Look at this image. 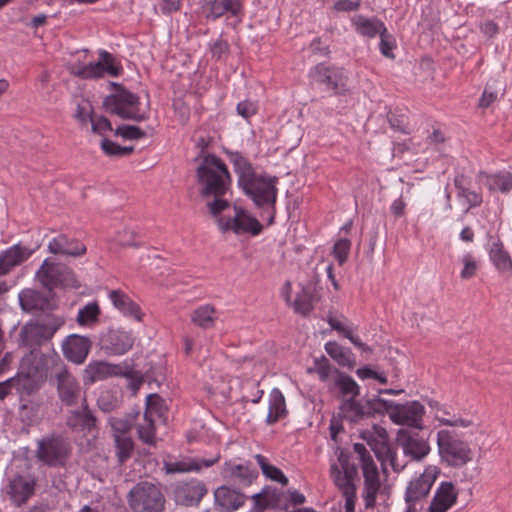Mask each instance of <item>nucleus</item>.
I'll return each instance as SVG.
<instances>
[{
    "mask_svg": "<svg viewBox=\"0 0 512 512\" xmlns=\"http://www.w3.org/2000/svg\"><path fill=\"white\" fill-rule=\"evenodd\" d=\"M255 459L257 463L259 464L262 473L269 479L281 483L283 486H286L288 484V478L283 474V472L277 468L276 466H273L268 463L267 459L261 455L257 454L255 455Z\"/></svg>",
    "mask_w": 512,
    "mask_h": 512,
    "instance_id": "43",
    "label": "nucleus"
},
{
    "mask_svg": "<svg viewBox=\"0 0 512 512\" xmlns=\"http://www.w3.org/2000/svg\"><path fill=\"white\" fill-rule=\"evenodd\" d=\"M388 122L390 124V127L395 130L399 131L401 133L407 134L409 133L408 130V123L406 121V118L404 116H399L394 113L388 114Z\"/></svg>",
    "mask_w": 512,
    "mask_h": 512,
    "instance_id": "57",
    "label": "nucleus"
},
{
    "mask_svg": "<svg viewBox=\"0 0 512 512\" xmlns=\"http://www.w3.org/2000/svg\"><path fill=\"white\" fill-rule=\"evenodd\" d=\"M115 93L106 96L103 100V107L110 114L117 115L125 120L142 122L148 119L147 111H141L140 98L123 85L112 83Z\"/></svg>",
    "mask_w": 512,
    "mask_h": 512,
    "instance_id": "3",
    "label": "nucleus"
},
{
    "mask_svg": "<svg viewBox=\"0 0 512 512\" xmlns=\"http://www.w3.org/2000/svg\"><path fill=\"white\" fill-rule=\"evenodd\" d=\"M36 480L33 477L16 475L9 483L8 494L16 507H21L34 495Z\"/></svg>",
    "mask_w": 512,
    "mask_h": 512,
    "instance_id": "20",
    "label": "nucleus"
},
{
    "mask_svg": "<svg viewBox=\"0 0 512 512\" xmlns=\"http://www.w3.org/2000/svg\"><path fill=\"white\" fill-rule=\"evenodd\" d=\"M334 367L324 355L315 358L313 367L308 368V373H316L321 382H326L331 374H334Z\"/></svg>",
    "mask_w": 512,
    "mask_h": 512,
    "instance_id": "45",
    "label": "nucleus"
},
{
    "mask_svg": "<svg viewBox=\"0 0 512 512\" xmlns=\"http://www.w3.org/2000/svg\"><path fill=\"white\" fill-rule=\"evenodd\" d=\"M164 400L158 394H149L146 398V409L144 413H149V416L161 415Z\"/></svg>",
    "mask_w": 512,
    "mask_h": 512,
    "instance_id": "52",
    "label": "nucleus"
},
{
    "mask_svg": "<svg viewBox=\"0 0 512 512\" xmlns=\"http://www.w3.org/2000/svg\"><path fill=\"white\" fill-rule=\"evenodd\" d=\"M214 313L215 309L213 306H201L193 311L191 320L194 324L201 328H210L214 324Z\"/></svg>",
    "mask_w": 512,
    "mask_h": 512,
    "instance_id": "44",
    "label": "nucleus"
},
{
    "mask_svg": "<svg viewBox=\"0 0 512 512\" xmlns=\"http://www.w3.org/2000/svg\"><path fill=\"white\" fill-rule=\"evenodd\" d=\"M120 376H123L130 380L128 387L134 393H136L139 390V388L144 382L142 374L132 369L126 371L122 370V374H120Z\"/></svg>",
    "mask_w": 512,
    "mask_h": 512,
    "instance_id": "56",
    "label": "nucleus"
},
{
    "mask_svg": "<svg viewBox=\"0 0 512 512\" xmlns=\"http://www.w3.org/2000/svg\"><path fill=\"white\" fill-rule=\"evenodd\" d=\"M235 216L229 218L226 222L219 219V227L223 232L232 230L236 234L251 233L252 235H258L262 231V225L260 222L245 213V211L237 206L234 207Z\"/></svg>",
    "mask_w": 512,
    "mask_h": 512,
    "instance_id": "16",
    "label": "nucleus"
},
{
    "mask_svg": "<svg viewBox=\"0 0 512 512\" xmlns=\"http://www.w3.org/2000/svg\"><path fill=\"white\" fill-rule=\"evenodd\" d=\"M101 149L108 156H119L120 145L108 138H103L101 141Z\"/></svg>",
    "mask_w": 512,
    "mask_h": 512,
    "instance_id": "64",
    "label": "nucleus"
},
{
    "mask_svg": "<svg viewBox=\"0 0 512 512\" xmlns=\"http://www.w3.org/2000/svg\"><path fill=\"white\" fill-rule=\"evenodd\" d=\"M397 442L403 448L404 454L413 460L423 459L430 451L429 444L424 439L413 436L406 428L398 430Z\"/></svg>",
    "mask_w": 512,
    "mask_h": 512,
    "instance_id": "21",
    "label": "nucleus"
},
{
    "mask_svg": "<svg viewBox=\"0 0 512 512\" xmlns=\"http://www.w3.org/2000/svg\"><path fill=\"white\" fill-rule=\"evenodd\" d=\"M356 31L362 36L373 38L385 31L386 27L382 21L377 18H366L359 15L354 20Z\"/></svg>",
    "mask_w": 512,
    "mask_h": 512,
    "instance_id": "37",
    "label": "nucleus"
},
{
    "mask_svg": "<svg viewBox=\"0 0 512 512\" xmlns=\"http://www.w3.org/2000/svg\"><path fill=\"white\" fill-rule=\"evenodd\" d=\"M34 249L16 244L0 255V276L8 274L13 268L27 260L33 253Z\"/></svg>",
    "mask_w": 512,
    "mask_h": 512,
    "instance_id": "25",
    "label": "nucleus"
},
{
    "mask_svg": "<svg viewBox=\"0 0 512 512\" xmlns=\"http://www.w3.org/2000/svg\"><path fill=\"white\" fill-rule=\"evenodd\" d=\"M287 414L285 398L278 388H274L270 393L269 412L266 422L269 425L275 424L279 419Z\"/></svg>",
    "mask_w": 512,
    "mask_h": 512,
    "instance_id": "36",
    "label": "nucleus"
},
{
    "mask_svg": "<svg viewBox=\"0 0 512 512\" xmlns=\"http://www.w3.org/2000/svg\"><path fill=\"white\" fill-rule=\"evenodd\" d=\"M100 314L98 303L96 301L89 302L79 309L76 322L79 326H93L98 323Z\"/></svg>",
    "mask_w": 512,
    "mask_h": 512,
    "instance_id": "40",
    "label": "nucleus"
},
{
    "mask_svg": "<svg viewBox=\"0 0 512 512\" xmlns=\"http://www.w3.org/2000/svg\"><path fill=\"white\" fill-rule=\"evenodd\" d=\"M134 345L131 332L121 329H110L101 338V347L109 355H123Z\"/></svg>",
    "mask_w": 512,
    "mask_h": 512,
    "instance_id": "17",
    "label": "nucleus"
},
{
    "mask_svg": "<svg viewBox=\"0 0 512 512\" xmlns=\"http://www.w3.org/2000/svg\"><path fill=\"white\" fill-rule=\"evenodd\" d=\"M35 280L48 291L55 288L78 289L81 284L74 271L67 265L46 258L35 273Z\"/></svg>",
    "mask_w": 512,
    "mask_h": 512,
    "instance_id": "4",
    "label": "nucleus"
},
{
    "mask_svg": "<svg viewBox=\"0 0 512 512\" xmlns=\"http://www.w3.org/2000/svg\"><path fill=\"white\" fill-rule=\"evenodd\" d=\"M237 113L247 119L256 113V105L248 100L241 101L237 105Z\"/></svg>",
    "mask_w": 512,
    "mask_h": 512,
    "instance_id": "63",
    "label": "nucleus"
},
{
    "mask_svg": "<svg viewBox=\"0 0 512 512\" xmlns=\"http://www.w3.org/2000/svg\"><path fill=\"white\" fill-rule=\"evenodd\" d=\"M99 56V61L81 65L75 75L83 79H89L102 77L105 73L114 77L121 74L122 67L115 63L114 57L109 52L102 50Z\"/></svg>",
    "mask_w": 512,
    "mask_h": 512,
    "instance_id": "12",
    "label": "nucleus"
},
{
    "mask_svg": "<svg viewBox=\"0 0 512 512\" xmlns=\"http://www.w3.org/2000/svg\"><path fill=\"white\" fill-rule=\"evenodd\" d=\"M128 503L133 512H163L165 497L161 489L149 482H140L128 495Z\"/></svg>",
    "mask_w": 512,
    "mask_h": 512,
    "instance_id": "5",
    "label": "nucleus"
},
{
    "mask_svg": "<svg viewBox=\"0 0 512 512\" xmlns=\"http://www.w3.org/2000/svg\"><path fill=\"white\" fill-rule=\"evenodd\" d=\"M114 443L118 463L124 464L132 456L134 442L129 436L114 434Z\"/></svg>",
    "mask_w": 512,
    "mask_h": 512,
    "instance_id": "41",
    "label": "nucleus"
},
{
    "mask_svg": "<svg viewBox=\"0 0 512 512\" xmlns=\"http://www.w3.org/2000/svg\"><path fill=\"white\" fill-rule=\"evenodd\" d=\"M91 124H92V131L94 133L102 134L105 131L112 130L111 122L105 116H100L97 119L91 118Z\"/></svg>",
    "mask_w": 512,
    "mask_h": 512,
    "instance_id": "61",
    "label": "nucleus"
},
{
    "mask_svg": "<svg viewBox=\"0 0 512 512\" xmlns=\"http://www.w3.org/2000/svg\"><path fill=\"white\" fill-rule=\"evenodd\" d=\"M226 154L238 175L239 187L258 208L269 210V224H272L275 217L278 178L257 174L250 161L237 151H226Z\"/></svg>",
    "mask_w": 512,
    "mask_h": 512,
    "instance_id": "1",
    "label": "nucleus"
},
{
    "mask_svg": "<svg viewBox=\"0 0 512 512\" xmlns=\"http://www.w3.org/2000/svg\"><path fill=\"white\" fill-rule=\"evenodd\" d=\"M122 367L104 361H92L84 370V380L89 383L102 381L113 376H120Z\"/></svg>",
    "mask_w": 512,
    "mask_h": 512,
    "instance_id": "27",
    "label": "nucleus"
},
{
    "mask_svg": "<svg viewBox=\"0 0 512 512\" xmlns=\"http://www.w3.org/2000/svg\"><path fill=\"white\" fill-rule=\"evenodd\" d=\"M313 301V289L310 285H306L297 293L295 300L291 304L296 313L302 316H308L313 310Z\"/></svg>",
    "mask_w": 512,
    "mask_h": 512,
    "instance_id": "38",
    "label": "nucleus"
},
{
    "mask_svg": "<svg viewBox=\"0 0 512 512\" xmlns=\"http://www.w3.org/2000/svg\"><path fill=\"white\" fill-rule=\"evenodd\" d=\"M462 263L464 265L463 269L461 270L460 276L462 279L467 280L475 276L478 265L477 262L474 260L472 255L466 254L462 258Z\"/></svg>",
    "mask_w": 512,
    "mask_h": 512,
    "instance_id": "54",
    "label": "nucleus"
},
{
    "mask_svg": "<svg viewBox=\"0 0 512 512\" xmlns=\"http://www.w3.org/2000/svg\"><path fill=\"white\" fill-rule=\"evenodd\" d=\"M66 424L73 431L84 433H91L96 428V418L88 408L86 400L82 403L81 409L69 413Z\"/></svg>",
    "mask_w": 512,
    "mask_h": 512,
    "instance_id": "24",
    "label": "nucleus"
},
{
    "mask_svg": "<svg viewBox=\"0 0 512 512\" xmlns=\"http://www.w3.org/2000/svg\"><path fill=\"white\" fill-rule=\"evenodd\" d=\"M50 381L56 387L62 404L74 406L78 403L81 397L80 383L60 360L51 370Z\"/></svg>",
    "mask_w": 512,
    "mask_h": 512,
    "instance_id": "7",
    "label": "nucleus"
},
{
    "mask_svg": "<svg viewBox=\"0 0 512 512\" xmlns=\"http://www.w3.org/2000/svg\"><path fill=\"white\" fill-rule=\"evenodd\" d=\"M247 497L240 491L222 485L214 491L215 506L223 512H233L245 504Z\"/></svg>",
    "mask_w": 512,
    "mask_h": 512,
    "instance_id": "23",
    "label": "nucleus"
},
{
    "mask_svg": "<svg viewBox=\"0 0 512 512\" xmlns=\"http://www.w3.org/2000/svg\"><path fill=\"white\" fill-rule=\"evenodd\" d=\"M254 501V509L256 512H263L270 505L269 487H264L260 492L251 496Z\"/></svg>",
    "mask_w": 512,
    "mask_h": 512,
    "instance_id": "53",
    "label": "nucleus"
},
{
    "mask_svg": "<svg viewBox=\"0 0 512 512\" xmlns=\"http://www.w3.org/2000/svg\"><path fill=\"white\" fill-rule=\"evenodd\" d=\"M325 351L327 354L341 367H346L350 370L356 366L355 355L350 348H346L338 344L336 341H328L325 344Z\"/></svg>",
    "mask_w": 512,
    "mask_h": 512,
    "instance_id": "33",
    "label": "nucleus"
},
{
    "mask_svg": "<svg viewBox=\"0 0 512 512\" xmlns=\"http://www.w3.org/2000/svg\"><path fill=\"white\" fill-rule=\"evenodd\" d=\"M351 242L349 239L343 238L336 241L333 247V255L338 260L339 264L342 265L346 262Z\"/></svg>",
    "mask_w": 512,
    "mask_h": 512,
    "instance_id": "51",
    "label": "nucleus"
},
{
    "mask_svg": "<svg viewBox=\"0 0 512 512\" xmlns=\"http://www.w3.org/2000/svg\"><path fill=\"white\" fill-rule=\"evenodd\" d=\"M229 52V44L226 40L219 38L211 46L212 56L216 59H221Z\"/></svg>",
    "mask_w": 512,
    "mask_h": 512,
    "instance_id": "60",
    "label": "nucleus"
},
{
    "mask_svg": "<svg viewBox=\"0 0 512 512\" xmlns=\"http://www.w3.org/2000/svg\"><path fill=\"white\" fill-rule=\"evenodd\" d=\"M207 493L206 484L197 478L177 481L172 485L175 503L185 507L198 506Z\"/></svg>",
    "mask_w": 512,
    "mask_h": 512,
    "instance_id": "10",
    "label": "nucleus"
},
{
    "mask_svg": "<svg viewBox=\"0 0 512 512\" xmlns=\"http://www.w3.org/2000/svg\"><path fill=\"white\" fill-rule=\"evenodd\" d=\"M379 36V48L381 53L385 57L393 59L395 56L392 51L396 47L394 37L390 33H388L387 29H385V31L382 32Z\"/></svg>",
    "mask_w": 512,
    "mask_h": 512,
    "instance_id": "50",
    "label": "nucleus"
},
{
    "mask_svg": "<svg viewBox=\"0 0 512 512\" xmlns=\"http://www.w3.org/2000/svg\"><path fill=\"white\" fill-rule=\"evenodd\" d=\"M437 443L442 460L450 466H463L472 459L468 444L448 430L438 432Z\"/></svg>",
    "mask_w": 512,
    "mask_h": 512,
    "instance_id": "8",
    "label": "nucleus"
},
{
    "mask_svg": "<svg viewBox=\"0 0 512 512\" xmlns=\"http://www.w3.org/2000/svg\"><path fill=\"white\" fill-rule=\"evenodd\" d=\"M331 476L333 477L335 485L342 491V494L348 491L356 490V487L346 474L338 469L336 465L331 467Z\"/></svg>",
    "mask_w": 512,
    "mask_h": 512,
    "instance_id": "48",
    "label": "nucleus"
},
{
    "mask_svg": "<svg viewBox=\"0 0 512 512\" xmlns=\"http://www.w3.org/2000/svg\"><path fill=\"white\" fill-rule=\"evenodd\" d=\"M363 476H364V489L365 490H379L380 480L379 473L376 464L363 465Z\"/></svg>",
    "mask_w": 512,
    "mask_h": 512,
    "instance_id": "47",
    "label": "nucleus"
},
{
    "mask_svg": "<svg viewBox=\"0 0 512 512\" xmlns=\"http://www.w3.org/2000/svg\"><path fill=\"white\" fill-rule=\"evenodd\" d=\"M109 298L114 307L125 316L130 317L138 322L142 321L144 314L141 311L140 306L122 290H112L109 293Z\"/></svg>",
    "mask_w": 512,
    "mask_h": 512,
    "instance_id": "28",
    "label": "nucleus"
},
{
    "mask_svg": "<svg viewBox=\"0 0 512 512\" xmlns=\"http://www.w3.org/2000/svg\"><path fill=\"white\" fill-rule=\"evenodd\" d=\"M396 403L375 397L367 399L365 403L358 400L345 399L341 402L340 411L343 417L350 422H359L365 417L374 416L376 414L383 415L386 412L392 413Z\"/></svg>",
    "mask_w": 512,
    "mask_h": 512,
    "instance_id": "6",
    "label": "nucleus"
},
{
    "mask_svg": "<svg viewBox=\"0 0 512 512\" xmlns=\"http://www.w3.org/2000/svg\"><path fill=\"white\" fill-rule=\"evenodd\" d=\"M114 133L116 136H121L127 140H138L146 137V132L134 125H121L117 127Z\"/></svg>",
    "mask_w": 512,
    "mask_h": 512,
    "instance_id": "49",
    "label": "nucleus"
},
{
    "mask_svg": "<svg viewBox=\"0 0 512 512\" xmlns=\"http://www.w3.org/2000/svg\"><path fill=\"white\" fill-rule=\"evenodd\" d=\"M457 492L451 482H442L429 505L428 512H447L456 502Z\"/></svg>",
    "mask_w": 512,
    "mask_h": 512,
    "instance_id": "26",
    "label": "nucleus"
},
{
    "mask_svg": "<svg viewBox=\"0 0 512 512\" xmlns=\"http://www.w3.org/2000/svg\"><path fill=\"white\" fill-rule=\"evenodd\" d=\"M485 185L490 191L507 193L512 189V174L506 172L503 174L487 175Z\"/></svg>",
    "mask_w": 512,
    "mask_h": 512,
    "instance_id": "42",
    "label": "nucleus"
},
{
    "mask_svg": "<svg viewBox=\"0 0 512 512\" xmlns=\"http://www.w3.org/2000/svg\"><path fill=\"white\" fill-rule=\"evenodd\" d=\"M313 77L318 84L325 85L335 95H345L348 92V77L343 68L318 64L314 68Z\"/></svg>",
    "mask_w": 512,
    "mask_h": 512,
    "instance_id": "11",
    "label": "nucleus"
},
{
    "mask_svg": "<svg viewBox=\"0 0 512 512\" xmlns=\"http://www.w3.org/2000/svg\"><path fill=\"white\" fill-rule=\"evenodd\" d=\"M355 453L358 454L361 466L363 465H370L375 463L372 456L370 455L369 451L366 449L365 445L362 443H355L354 446Z\"/></svg>",
    "mask_w": 512,
    "mask_h": 512,
    "instance_id": "62",
    "label": "nucleus"
},
{
    "mask_svg": "<svg viewBox=\"0 0 512 512\" xmlns=\"http://www.w3.org/2000/svg\"><path fill=\"white\" fill-rule=\"evenodd\" d=\"M338 461L343 469V473L348 476V478L353 481L357 475V467L355 464L350 463V455L344 452H341Z\"/></svg>",
    "mask_w": 512,
    "mask_h": 512,
    "instance_id": "55",
    "label": "nucleus"
},
{
    "mask_svg": "<svg viewBox=\"0 0 512 512\" xmlns=\"http://www.w3.org/2000/svg\"><path fill=\"white\" fill-rule=\"evenodd\" d=\"M64 323L60 317H53L45 323H27L20 331L21 343L34 350L49 341Z\"/></svg>",
    "mask_w": 512,
    "mask_h": 512,
    "instance_id": "9",
    "label": "nucleus"
},
{
    "mask_svg": "<svg viewBox=\"0 0 512 512\" xmlns=\"http://www.w3.org/2000/svg\"><path fill=\"white\" fill-rule=\"evenodd\" d=\"M327 322L333 330L349 339L350 342L362 352H372V349L366 343L362 342L359 337L354 336L351 329L345 327L337 318L332 315H328Z\"/></svg>",
    "mask_w": 512,
    "mask_h": 512,
    "instance_id": "39",
    "label": "nucleus"
},
{
    "mask_svg": "<svg viewBox=\"0 0 512 512\" xmlns=\"http://www.w3.org/2000/svg\"><path fill=\"white\" fill-rule=\"evenodd\" d=\"M48 251L54 255L77 258L84 255L87 248L84 243L66 234H59L48 243Z\"/></svg>",
    "mask_w": 512,
    "mask_h": 512,
    "instance_id": "19",
    "label": "nucleus"
},
{
    "mask_svg": "<svg viewBox=\"0 0 512 512\" xmlns=\"http://www.w3.org/2000/svg\"><path fill=\"white\" fill-rule=\"evenodd\" d=\"M63 356L76 365L83 364L92 348V341L88 336L70 334L61 344Z\"/></svg>",
    "mask_w": 512,
    "mask_h": 512,
    "instance_id": "14",
    "label": "nucleus"
},
{
    "mask_svg": "<svg viewBox=\"0 0 512 512\" xmlns=\"http://www.w3.org/2000/svg\"><path fill=\"white\" fill-rule=\"evenodd\" d=\"M224 473L226 477L242 486H250L259 475L257 469L249 464H234L231 462L225 463Z\"/></svg>",
    "mask_w": 512,
    "mask_h": 512,
    "instance_id": "30",
    "label": "nucleus"
},
{
    "mask_svg": "<svg viewBox=\"0 0 512 512\" xmlns=\"http://www.w3.org/2000/svg\"><path fill=\"white\" fill-rule=\"evenodd\" d=\"M220 459V455H216L212 459H188L175 462H164V470L167 474L186 473L191 471H200L202 467H211Z\"/></svg>",
    "mask_w": 512,
    "mask_h": 512,
    "instance_id": "29",
    "label": "nucleus"
},
{
    "mask_svg": "<svg viewBox=\"0 0 512 512\" xmlns=\"http://www.w3.org/2000/svg\"><path fill=\"white\" fill-rule=\"evenodd\" d=\"M196 180L200 186V195L204 199L213 198L207 202V208L214 217L230 207V202L223 197L228 192L232 178L221 158L214 154L203 157L196 168Z\"/></svg>",
    "mask_w": 512,
    "mask_h": 512,
    "instance_id": "2",
    "label": "nucleus"
},
{
    "mask_svg": "<svg viewBox=\"0 0 512 512\" xmlns=\"http://www.w3.org/2000/svg\"><path fill=\"white\" fill-rule=\"evenodd\" d=\"M67 456L64 441L58 436H48L38 441L36 457L48 466L61 464Z\"/></svg>",
    "mask_w": 512,
    "mask_h": 512,
    "instance_id": "13",
    "label": "nucleus"
},
{
    "mask_svg": "<svg viewBox=\"0 0 512 512\" xmlns=\"http://www.w3.org/2000/svg\"><path fill=\"white\" fill-rule=\"evenodd\" d=\"M19 304L23 311L34 312L43 310L48 300L42 292L34 289H24L19 295Z\"/></svg>",
    "mask_w": 512,
    "mask_h": 512,
    "instance_id": "35",
    "label": "nucleus"
},
{
    "mask_svg": "<svg viewBox=\"0 0 512 512\" xmlns=\"http://www.w3.org/2000/svg\"><path fill=\"white\" fill-rule=\"evenodd\" d=\"M111 426L113 431L115 432L114 434L125 435L133 427V419L113 418L111 420Z\"/></svg>",
    "mask_w": 512,
    "mask_h": 512,
    "instance_id": "58",
    "label": "nucleus"
},
{
    "mask_svg": "<svg viewBox=\"0 0 512 512\" xmlns=\"http://www.w3.org/2000/svg\"><path fill=\"white\" fill-rule=\"evenodd\" d=\"M500 89H494L489 82L486 84L485 90L482 92V108L490 106L498 98Z\"/></svg>",
    "mask_w": 512,
    "mask_h": 512,
    "instance_id": "59",
    "label": "nucleus"
},
{
    "mask_svg": "<svg viewBox=\"0 0 512 512\" xmlns=\"http://www.w3.org/2000/svg\"><path fill=\"white\" fill-rule=\"evenodd\" d=\"M14 389L22 395H31L38 391L44 382V374L37 367L31 366L12 377Z\"/></svg>",
    "mask_w": 512,
    "mask_h": 512,
    "instance_id": "22",
    "label": "nucleus"
},
{
    "mask_svg": "<svg viewBox=\"0 0 512 512\" xmlns=\"http://www.w3.org/2000/svg\"><path fill=\"white\" fill-rule=\"evenodd\" d=\"M138 437L148 445L155 444V425L154 418L149 416V413H144L143 423L138 425Z\"/></svg>",
    "mask_w": 512,
    "mask_h": 512,
    "instance_id": "46",
    "label": "nucleus"
},
{
    "mask_svg": "<svg viewBox=\"0 0 512 512\" xmlns=\"http://www.w3.org/2000/svg\"><path fill=\"white\" fill-rule=\"evenodd\" d=\"M206 6L209 10L206 18L213 20L222 17L227 12L237 16L242 10L241 0H210L206 3Z\"/></svg>",
    "mask_w": 512,
    "mask_h": 512,
    "instance_id": "34",
    "label": "nucleus"
},
{
    "mask_svg": "<svg viewBox=\"0 0 512 512\" xmlns=\"http://www.w3.org/2000/svg\"><path fill=\"white\" fill-rule=\"evenodd\" d=\"M334 376L333 385L329 387V389H337L339 394L343 397L342 401L345 399L356 400V397L360 394V386L356 381L350 375L339 369L334 370Z\"/></svg>",
    "mask_w": 512,
    "mask_h": 512,
    "instance_id": "31",
    "label": "nucleus"
},
{
    "mask_svg": "<svg viewBox=\"0 0 512 512\" xmlns=\"http://www.w3.org/2000/svg\"><path fill=\"white\" fill-rule=\"evenodd\" d=\"M423 415L424 406L418 401H411L406 404H396L391 413V419L397 424L421 429Z\"/></svg>",
    "mask_w": 512,
    "mask_h": 512,
    "instance_id": "18",
    "label": "nucleus"
},
{
    "mask_svg": "<svg viewBox=\"0 0 512 512\" xmlns=\"http://www.w3.org/2000/svg\"><path fill=\"white\" fill-rule=\"evenodd\" d=\"M488 251L489 256L495 267L502 272H512V260L507 251L503 249V245L499 238L488 235Z\"/></svg>",
    "mask_w": 512,
    "mask_h": 512,
    "instance_id": "32",
    "label": "nucleus"
},
{
    "mask_svg": "<svg viewBox=\"0 0 512 512\" xmlns=\"http://www.w3.org/2000/svg\"><path fill=\"white\" fill-rule=\"evenodd\" d=\"M437 474L438 471L435 467H428L419 477L410 481L405 491V501L409 504L410 508L413 507L416 502L427 497Z\"/></svg>",
    "mask_w": 512,
    "mask_h": 512,
    "instance_id": "15",
    "label": "nucleus"
}]
</instances>
